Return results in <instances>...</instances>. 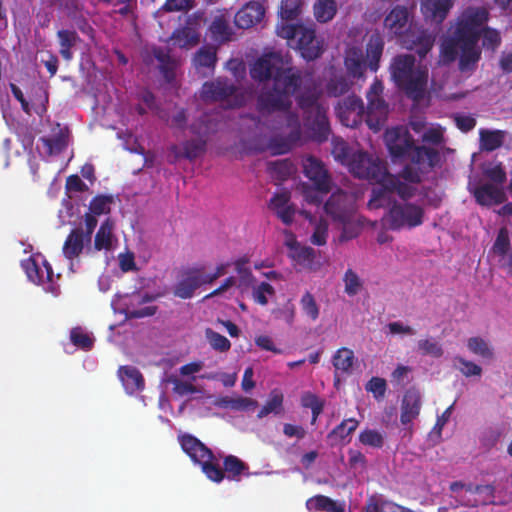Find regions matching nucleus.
Segmentation results:
<instances>
[{
    "instance_id": "obj_57",
    "label": "nucleus",
    "mask_w": 512,
    "mask_h": 512,
    "mask_svg": "<svg viewBox=\"0 0 512 512\" xmlns=\"http://www.w3.org/2000/svg\"><path fill=\"white\" fill-rule=\"evenodd\" d=\"M365 389L372 393L376 400L383 399L387 390L386 380L381 377H372L365 385Z\"/></svg>"
},
{
    "instance_id": "obj_62",
    "label": "nucleus",
    "mask_w": 512,
    "mask_h": 512,
    "mask_svg": "<svg viewBox=\"0 0 512 512\" xmlns=\"http://www.w3.org/2000/svg\"><path fill=\"white\" fill-rule=\"evenodd\" d=\"M484 175L493 182L492 184L497 186L502 185L507 179L506 172L501 164L485 169Z\"/></svg>"
},
{
    "instance_id": "obj_30",
    "label": "nucleus",
    "mask_w": 512,
    "mask_h": 512,
    "mask_svg": "<svg viewBox=\"0 0 512 512\" xmlns=\"http://www.w3.org/2000/svg\"><path fill=\"white\" fill-rule=\"evenodd\" d=\"M308 510L316 512H345L344 505L325 495H315L307 500Z\"/></svg>"
},
{
    "instance_id": "obj_6",
    "label": "nucleus",
    "mask_w": 512,
    "mask_h": 512,
    "mask_svg": "<svg viewBox=\"0 0 512 512\" xmlns=\"http://www.w3.org/2000/svg\"><path fill=\"white\" fill-rule=\"evenodd\" d=\"M424 208L410 202H394L384 217L390 230H400L404 227L414 228L422 225L424 221Z\"/></svg>"
},
{
    "instance_id": "obj_10",
    "label": "nucleus",
    "mask_w": 512,
    "mask_h": 512,
    "mask_svg": "<svg viewBox=\"0 0 512 512\" xmlns=\"http://www.w3.org/2000/svg\"><path fill=\"white\" fill-rule=\"evenodd\" d=\"M205 284L204 266L188 267L180 271L172 292L180 299H190L195 291Z\"/></svg>"
},
{
    "instance_id": "obj_61",
    "label": "nucleus",
    "mask_w": 512,
    "mask_h": 512,
    "mask_svg": "<svg viewBox=\"0 0 512 512\" xmlns=\"http://www.w3.org/2000/svg\"><path fill=\"white\" fill-rule=\"evenodd\" d=\"M60 9L70 18H76L82 10L78 0H55Z\"/></svg>"
},
{
    "instance_id": "obj_37",
    "label": "nucleus",
    "mask_w": 512,
    "mask_h": 512,
    "mask_svg": "<svg viewBox=\"0 0 512 512\" xmlns=\"http://www.w3.org/2000/svg\"><path fill=\"white\" fill-rule=\"evenodd\" d=\"M172 40L175 45L181 48H187L199 42V35L193 28L185 26L173 32Z\"/></svg>"
},
{
    "instance_id": "obj_32",
    "label": "nucleus",
    "mask_w": 512,
    "mask_h": 512,
    "mask_svg": "<svg viewBox=\"0 0 512 512\" xmlns=\"http://www.w3.org/2000/svg\"><path fill=\"white\" fill-rule=\"evenodd\" d=\"M49 155L63 152L68 145V130L59 128L51 137L41 138Z\"/></svg>"
},
{
    "instance_id": "obj_4",
    "label": "nucleus",
    "mask_w": 512,
    "mask_h": 512,
    "mask_svg": "<svg viewBox=\"0 0 512 512\" xmlns=\"http://www.w3.org/2000/svg\"><path fill=\"white\" fill-rule=\"evenodd\" d=\"M392 79L396 85L414 100L423 97L428 81L426 67L415 69V57L411 54H400L390 64Z\"/></svg>"
},
{
    "instance_id": "obj_26",
    "label": "nucleus",
    "mask_w": 512,
    "mask_h": 512,
    "mask_svg": "<svg viewBox=\"0 0 512 512\" xmlns=\"http://www.w3.org/2000/svg\"><path fill=\"white\" fill-rule=\"evenodd\" d=\"M113 230L114 221L108 217L101 223L95 234L93 245L95 251H109L112 249L114 238Z\"/></svg>"
},
{
    "instance_id": "obj_24",
    "label": "nucleus",
    "mask_w": 512,
    "mask_h": 512,
    "mask_svg": "<svg viewBox=\"0 0 512 512\" xmlns=\"http://www.w3.org/2000/svg\"><path fill=\"white\" fill-rule=\"evenodd\" d=\"M344 65L347 73L357 79L364 77L366 68H368L363 51L359 47H351L346 50Z\"/></svg>"
},
{
    "instance_id": "obj_9",
    "label": "nucleus",
    "mask_w": 512,
    "mask_h": 512,
    "mask_svg": "<svg viewBox=\"0 0 512 512\" xmlns=\"http://www.w3.org/2000/svg\"><path fill=\"white\" fill-rule=\"evenodd\" d=\"M400 174L398 176L390 174L388 171L379 183V188H374L369 206L378 208L381 206V200L388 193H396L405 202L412 198L416 193V188L408 183L402 182Z\"/></svg>"
},
{
    "instance_id": "obj_22",
    "label": "nucleus",
    "mask_w": 512,
    "mask_h": 512,
    "mask_svg": "<svg viewBox=\"0 0 512 512\" xmlns=\"http://www.w3.org/2000/svg\"><path fill=\"white\" fill-rule=\"evenodd\" d=\"M421 394L415 388L408 389L402 399L400 421L403 425L416 419L421 410Z\"/></svg>"
},
{
    "instance_id": "obj_11",
    "label": "nucleus",
    "mask_w": 512,
    "mask_h": 512,
    "mask_svg": "<svg viewBox=\"0 0 512 512\" xmlns=\"http://www.w3.org/2000/svg\"><path fill=\"white\" fill-rule=\"evenodd\" d=\"M324 211L333 222H346L353 217V201L347 192L338 189L325 202Z\"/></svg>"
},
{
    "instance_id": "obj_35",
    "label": "nucleus",
    "mask_w": 512,
    "mask_h": 512,
    "mask_svg": "<svg viewBox=\"0 0 512 512\" xmlns=\"http://www.w3.org/2000/svg\"><path fill=\"white\" fill-rule=\"evenodd\" d=\"M504 137L505 133L501 130H481L480 147L484 151H494L503 145Z\"/></svg>"
},
{
    "instance_id": "obj_55",
    "label": "nucleus",
    "mask_w": 512,
    "mask_h": 512,
    "mask_svg": "<svg viewBox=\"0 0 512 512\" xmlns=\"http://www.w3.org/2000/svg\"><path fill=\"white\" fill-rule=\"evenodd\" d=\"M300 305L304 314L312 321H315L319 317V306L314 296L309 291L305 292L301 297Z\"/></svg>"
},
{
    "instance_id": "obj_31",
    "label": "nucleus",
    "mask_w": 512,
    "mask_h": 512,
    "mask_svg": "<svg viewBox=\"0 0 512 512\" xmlns=\"http://www.w3.org/2000/svg\"><path fill=\"white\" fill-rule=\"evenodd\" d=\"M57 38L61 57L66 61L72 60V48L80 41L78 33L75 30L62 29L57 32Z\"/></svg>"
},
{
    "instance_id": "obj_39",
    "label": "nucleus",
    "mask_w": 512,
    "mask_h": 512,
    "mask_svg": "<svg viewBox=\"0 0 512 512\" xmlns=\"http://www.w3.org/2000/svg\"><path fill=\"white\" fill-rule=\"evenodd\" d=\"M113 201L110 195H97L90 201L88 212L97 217L110 214Z\"/></svg>"
},
{
    "instance_id": "obj_17",
    "label": "nucleus",
    "mask_w": 512,
    "mask_h": 512,
    "mask_svg": "<svg viewBox=\"0 0 512 512\" xmlns=\"http://www.w3.org/2000/svg\"><path fill=\"white\" fill-rule=\"evenodd\" d=\"M265 15L261 2L249 1L234 16V23L240 29H249L260 23Z\"/></svg>"
},
{
    "instance_id": "obj_34",
    "label": "nucleus",
    "mask_w": 512,
    "mask_h": 512,
    "mask_svg": "<svg viewBox=\"0 0 512 512\" xmlns=\"http://www.w3.org/2000/svg\"><path fill=\"white\" fill-rule=\"evenodd\" d=\"M313 11L318 22L327 23L331 21L337 13L336 0H316Z\"/></svg>"
},
{
    "instance_id": "obj_64",
    "label": "nucleus",
    "mask_w": 512,
    "mask_h": 512,
    "mask_svg": "<svg viewBox=\"0 0 512 512\" xmlns=\"http://www.w3.org/2000/svg\"><path fill=\"white\" fill-rule=\"evenodd\" d=\"M22 265L30 281L37 284L43 282V274L40 273L39 267L34 259L29 258Z\"/></svg>"
},
{
    "instance_id": "obj_21",
    "label": "nucleus",
    "mask_w": 512,
    "mask_h": 512,
    "mask_svg": "<svg viewBox=\"0 0 512 512\" xmlns=\"http://www.w3.org/2000/svg\"><path fill=\"white\" fill-rule=\"evenodd\" d=\"M90 243L91 239L84 235L83 228H74L64 241L62 247L63 255L66 259L72 261L78 258L82 254L85 245H89Z\"/></svg>"
},
{
    "instance_id": "obj_29",
    "label": "nucleus",
    "mask_w": 512,
    "mask_h": 512,
    "mask_svg": "<svg viewBox=\"0 0 512 512\" xmlns=\"http://www.w3.org/2000/svg\"><path fill=\"white\" fill-rule=\"evenodd\" d=\"M217 63V49L213 46H202L193 57V64L197 70L207 69L213 73Z\"/></svg>"
},
{
    "instance_id": "obj_36",
    "label": "nucleus",
    "mask_w": 512,
    "mask_h": 512,
    "mask_svg": "<svg viewBox=\"0 0 512 512\" xmlns=\"http://www.w3.org/2000/svg\"><path fill=\"white\" fill-rule=\"evenodd\" d=\"M354 352L346 347L338 349L332 358V363L337 371L350 373L354 364Z\"/></svg>"
},
{
    "instance_id": "obj_13",
    "label": "nucleus",
    "mask_w": 512,
    "mask_h": 512,
    "mask_svg": "<svg viewBox=\"0 0 512 512\" xmlns=\"http://www.w3.org/2000/svg\"><path fill=\"white\" fill-rule=\"evenodd\" d=\"M335 110L341 123L351 128L358 126L362 122L365 112L367 113L362 99L356 95L344 98L338 103Z\"/></svg>"
},
{
    "instance_id": "obj_63",
    "label": "nucleus",
    "mask_w": 512,
    "mask_h": 512,
    "mask_svg": "<svg viewBox=\"0 0 512 512\" xmlns=\"http://www.w3.org/2000/svg\"><path fill=\"white\" fill-rule=\"evenodd\" d=\"M422 141L433 145L444 143V131L441 127L429 128L422 135Z\"/></svg>"
},
{
    "instance_id": "obj_41",
    "label": "nucleus",
    "mask_w": 512,
    "mask_h": 512,
    "mask_svg": "<svg viewBox=\"0 0 512 512\" xmlns=\"http://www.w3.org/2000/svg\"><path fill=\"white\" fill-rule=\"evenodd\" d=\"M293 259L303 268L313 270L316 268V252L311 247H298L293 253Z\"/></svg>"
},
{
    "instance_id": "obj_54",
    "label": "nucleus",
    "mask_w": 512,
    "mask_h": 512,
    "mask_svg": "<svg viewBox=\"0 0 512 512\" xmlns=\"http://www.w3.org/2000/svg\"><path fill=\"white\" fill-rule=\"evenodd\" d=\"M358 425V420L354 418L345 419L329 433L328 437L335 436L343 440L352 434L357 429Z\"/></svg>"
},
{
    "instance_id": "obj_58",
    "label": "nucleus",
    "mask_w": 512,
    "mask_h": 512,
    "mask_svg": "<svg viewBox=\"0 0 512 512\" xmlns=\"http://www.w3.org/2000/svg\"><path fill=\"white\" fill-rule=\"evenodd\" d=\"M275 294L274 287L268 282H261L253 289V299L256 303L265 306L268 304L267 295L272 296Z\"/></svg>"
},
{
    "instance_id": "obj_45",
    "label": "nucleus",
    "mask_w": 512,
    "mask_h": 512,
    "mask_svg": "<svg viewBox=\"0 0 512 512\" xmlns=\"http://www.w3.org/2000/svg\"><path fill=\"white\" fill-rule=\"evenodd\" d=\"M467 347L469 351L482 358L492 359L494 356L493 349L481 337H471L467 340Z\"/></svg>"
},
{
    "instance_id": "obj_38",
    "label": "nucleus",
    "mask_w": 512,
    "mask_h": 512,
    "mask_svg": "<svg viewBox=\"0 0 512 512\" xmlns=\"http://www.w3.org/2000/svg\"><path fill=\"white\" fill-rule=\"evenodd\" d=\"M283 394L278 390L271 391L268 400L259 410L257 417L264 418L270 413L279 414L283 409Z\"/></svg>"
},
{
    "instance_id": "obj_47",
    "label": "nucleus",
    "mask_w": 512,
    "mask_h": 512,
    "mask_svg": "<svg viewBox=\"0 0 512 512\" xmlns=\"http://www.w3.org/2000/svg\"><path fill=\"white\" fill-rule=\"evenodd\" d=\"M359 442L365 446L382 448L384 445V436L377 430L367 428L360 432Z\"/></svg>"
},
{
    "instance_id": "obj_5",
    "label": "nucleus",
    "mask_w": 512,
    "mask_h": 512,
    "mask_svg": "<svg viewBox=\"0 0 512 512\" xmlns=\"http://www.w3.org/2000/svg\"><path fill=\"white\" fill-rule=\"evenodd\" d=\"M179 440L183 451L194 463L201 466L202 472L209 480L220 483L224 479V472L211 449L190 434L181 436Z\"/></svg>"
},
{
    "instance_id": "obj_20",
    "label": "nucleus",
    "mask_w": 512,
    "mask_h": 512,
    "mask_svg": "<svg viewBox=\"0 0 512 512\" xmlns=\"http://www.w3.org/2000/svg\"><path fill=\"white\" fill-rule=\"evenodd\" d=\"M453 6L454 0H422L421 12L426 20L438 25L446 19Z\"/></svg>"
},
{
    "instance_id": "obj_33",
    "label": "nucleus",
    "mask_w": 512,
    "mask_h": 512,
    "mask_svg": "<svg viewBox=\"0 0 512 512\" xmlns=\"http://www.w3.org/2000/svg\"><path fill=\"white\" fill-rule=\"evenodd\" d=\"M352 85L346 75L342 72L333 73L331 78L326 84V92L331 97H339L347 93Z\"/></svg>"
},
{
    "instance_id": "obj_59",
    "label": "nucleus",
    "mask_w": 512,
    "mask_h": 512,
    "mask_svg": "<svg viewBox=\"0 0 512 512\" xmlns=\"http://www.w3.org/2000/svg\"><path fill=\"white\" fill-rule=\"evenodd\" d=\"M454 360L457 361L460 365H462V367L459 370L465 377L481 375L482 368L476 363L466 360L465 358L459 356L455 357Z\"/></svg>"
},
{
    "instance_id": "obj_48",
    "label": "nucleus",
    "mask_w": 512,
    "mask_h": 512,
    "mask_svg": "<svg viewBox=\"0 0 512 512\" xmlns=\"http://www.w3.org/2000/svg\"><path fill=\"white\" fill-rule=\"evenodd\" d=\"M301 0H282L280 16L283 20H295L301 12Z\"/></svg>"
},
{
    "instance_id": "obj_51",
    "label": "nucleus",
    "mask_w": 512,
    "mask_h": 512,
    "mask_svg": "<svg viewBox=\"0 0 512 512\" xmlns=\"http://www.w3.org/2000/svg\"><path fill=\"white\" fill-rule=\"evenodd\" d=\"M70 340L78 348L88 351L93 347V339L81 327H75L70 332Z\"/></svg>"
},
{
    "instance_id": "obj_7",
    "label": "nucleus",
    "mask_w": 512,
    "mask_h": 512,
    "mask_svg": "<svg viewBox=\"0 0 512 512\" xmlns=\"http://www.w3.org/2000/svg\"><path fill=\"white\" fill-rule=\"evenodd\" d=\"M348 168L355 177L376 184L381 182L388 171L384 162L364 151L352 153Z\"/></svg>"
},
{
    "instance_id": "obj_19",
    "label": "nucleus",
    "mask_w": 512,
    "mask_h": 512,
    "mask_svg": "<svg viewBox=\"0 0 512 512\" xmlns=\"http://www.w3.org/2000/svg\"><path fill=\"white\" fill-rule=\"evenodd\" d=\"M476 202L481 206L490 207L498 205L506 200L504 190L492 183L480 184L470 190Z\"/></svg>"
},
{
    "instance_id": "obj_8",
    "label": "nucleus",
    "mask_w": 512,
    "mask_h": 512,
    "mask_svg": "<svg viewBox=\"0 0 512 512\" xmlns=\"http://www.w3.org/2000/svg\"><path fill=\"white\" fill-rule=\"evenodd\" d=\"M200 97L205 102H227V106L230 108L243 104V97L238 95V88L224 78L205 82L202 85Z\"/></svg>"
},
{
    "instance_id": "obj_52",
    "label": "nucleus",
    "mask_w": 512,
    "mask_h": 512,
    "mask_svg": "<svg viewBox=\"0 0 512 512\" xmlns=\"http://www.w3.org/2000/svg\"><path fill=\"white\" fill-rule=\"evenodd\" d=\"M206 142L203 140H188L183 143V157L189 160L198 158L205 152Z\"/></svg>"
},
{
    "instance_id": "obj_23",
    "label": "nucleus",
    "mask_w": 512,
    "mask_h": 512,
    "mask_svg": "<svg viewBox=\"0 0 512 512\" xmlns=\"http://www.w3.org/2000/svg\"><path fill=\"white\" fill-rule=\"evenodd\" d=\"M385 41L379 31H374L366 43L367 66L372 72H377L380 67V60L384 51Z\"/></svg>"
},
{
    "instance_id": "obj_50",
    "label": "nucleus",
    "mask_w": 512,
    "mask_h": 512,
    "mask_svg": "<svg viewBox=\"0 0 512 512\" xmlns=\"http://www.w3.org/2000/svg\"><path fill=\"white\" fill-rule=\"evenodd\" d=\"M418 351L422 355H429L434 358H440L443 355L442 346L433 338L421 339L417 343Z\"/></svg>"
},
{
    "instance_id": "obj_40",
    "label": "nucleus",
    "mask_w": 512,
    "mask_h": 512,
    "mask_svg": "<svg viewBox=\"0 0 512 512\" xmlns=\"http://www.w3.org/2000/svg\"><path fill=\"white\" fill-rule=\"evenodd\" d=\"M511 248L509 230L506 227H501L498 230L496 239L492 246V251L495 255L500 257L502 260L509 252Z\"/></svg>"
},
{
    "instance_id": "obj_43",
    "label": "nucleus",
    "mask_w": 512,
    "mask_h": 512,
    "mask_svg": "<svg viewBox=\"0 0 512 512\" xmlns=\"http://www.w3.org/2000/svg\"><path fill=\"white\" fill-rule=\"evenodd\" d=\"M299 107L303 110L304 116L312 115L324 109L318 103V96L313 92H306L297 98Z\"/></svg>"
},
{
    "instance_id": "obj_28",
    "label": "nucleus",
    "mask_w": 512,
    "mask_h": 512,
    "mask_svg": "<svg viewBox=\"0 0 512 512\" xmlns=\"http://www.w3.org/2000/svg\"><path fill=\"white\" fill-rule=\"evenodd\" d=\"M249 466L235 455H227L223 460L224 476L229 480L239 481L242 475L249 476Z\"/></svg>"
},
{
    "instance_id": "obj_42",
    "label": "nucleus",
    "mask_w": 512,
    "mask_h": 512,
    "mask_svg": "<svg viewBox=\"0 0 512 512\" xmlns=\"http://www.w3.org/2000/svg\"><path fill=\"white\" fill-rule=\"evenodd\" d=\"M269 170L272 177L279 181H285L294 173V166L290 160L284 159L271 162Z\"/></svg>"
},
{
    "instance_id": "obj_49",
    "label": "nucleus",
    "mask_w": 512,
    "mask_h": 512,
    "mask_svg": "<svg viewBox=\"0 0 512 512\" xmlns=\"http://www.w3.org/2000/svg\"><path fill=\"white\" fill-rule=\"evenodd\" d=\"M249 259L241 257L234 262L235 270L240 277V286L249 287L255 281L251 270L247 267Z\"/></svg>"
},
{
    "instance_id": "obj_3",
    "label": "nucleus",
    "mask_w": 512,
    "mask_h": 512,
    "mask_svg": "<svg viewBox=\"0 0 512 512\" xmlns=\"http://www.w3.org/2000/svg\"><path fill=\"white\" fill-rule=\"evenodd\" d=\"M489 13L484 7H468L458 18V38L461 43L459 51V70L470 72L475 70L481 58L478 47L480 27L488 21Z\"/></svg>"
},
{
    "instance_id": "obj_46",
    "label": "nucleus",
    "mask_w": 512,
    "mask_h": 512,
    "mask_svg": "<svg viewBox=\"0 0 512 512\" xmlns=\"http://www.w3.org/2000/svg\"><path fill=\"white\" fill-rule=\"evenodd\" d=\"M343 282L345 284L344 291L348 296L357 295L363 288V281L352 269L345 272Z\"/></svg>"
},
{
    "instance_id": "obj_44",
    "label": "nucleus",
    "mask_w": 512,
    "mask_h": 512,
    "mask_svg": "<svg viewBox=\"0 0 512 512\" xmlns=\"http://www.w3.org/2000/svg\"><path fill=\"white\" fill-rule=\"evenodd\" d=\"M457 38H458V23L456 24V28H455L453 35L448 40H446L442 45L441 53H442L443 58L447 62L454 61L459 54V51L461 48V43L457 40Z\"/></svg>"
},
{
    "instance_id": "obj_53",
    "label": "nucleus",
    "mask_w": 512,
    "mask_h": 512,
    "mask_svg": "<svg viewBox=\"0 0 512 512\" xmlns=\"http://www.w3.org/2000/svg\"><path fill=\"white\" fill-rule=\"evenodd\" d=\"M206 337L209 341L210 346L219 352H227L231 348L230 341L222 334L213 331L210 328L206 329Z\"/></svg>"
},
{
    "instance_id": "obj_12",
    "label": "nucleus",
    "mask_w": 512,
    "mask_h": 512,
    "mask_svg": "<svg viewBox=\"0 0 512 512\" xmlns=\"http://www.w3.org/2000/svg\"><path fill=\"white\" fill-rule=\"evenodd\" d=\"M303 173L313 183L317 191L329 193L332 189V179L322 161L314 156L303 159Z\"/></svg>"
},
{
    "instance_id": "obj_16",
    "label": "nucleus",
    "mask_w": 512,
    "mask_h": 512,
    "mask_svg": "<svg viewBox=\"0 0 512 512\" xmlns=\"http://www.w3.org/2000/svg\"><path fill=\"white\" fill-rule=\"evenodd\" d=\"M384 28L390 38L402 37L410 28V13L405 6H395L384 18Z\"/></svg>"
},
{
    "instance_id": "obj_2",
    "label": "nucleus",
    "mask_w": 512,
    "mask_h": 512,
    "mask_svg": "<svg viewBox=\"0 0 512 512\" xmlns=\"http://www.w3.org/2000/svg\"><path fill=\"white\" fill-rule=\"evenodd\" d=\"M385 144L394 161L407 159L400 176L410 184H419L423 177L441 165L440 152L432 147L416 145L413 136L405 126L387 129Z\"/></svg>"
},
{
    "instance_id": "obj_25",
    "label": "nucleus",
    "mask_w": 512,
    "mask_h": 512,
    "mask_svg": "<svg viewBox=\"0 0 512 512\" xmlns=\"http://www.w3.org/2000/svg\"><path fill=\"white\" fill-rule=\"evenodd\" d=\"M119 377L128 394L142 391L145 381L141 372L134 366H121L118 370Z\"/></svg>"
},
{
    "instance_id": "obj_60",
    "label": "nucleus",
    "mask_w": 512,
    "mask_h": 512,
    "mask_svg": "<svg viewBox=\"0 0 512 512\" xmlns=\"http://www.w3.org/2000/svg\"><path fill=\"white\" fill-rule=\"evenodd\" d=\"M302 27V24H281L277 27V34L279 37L287 40L297 39Z\"/></svg>"
},
{
    "instance_id": "obj_14",
    "label": "nucleus",
    "mask_w": 512,
    "mask_h": 512,
    "mask_svg": "<svg viewBox=\"0 0 512 512\" xmlns=\"http://www.w3.org/2000/svg\"><path fill=\"white\" fill-rule=\"evenodd\" d=\"M296 48L308 61L319 58L324 51L323 40L317 38L315 29L304 25L298 35Z\"/></svg>"
},
{
    "instance_id": "obj_18",
    "label": "nucleus",
    "mask_w": 512,
    "mask_h": 512,
    "mask_svg": "<svg viewBox=\"0 0 512 512\" xmlns=\"http://www.w3.org/2000/svg\"><path fill=\"white\" fill-rule=\"evenodd\" d=\"M304 125L310 132V137L319 143L327 141L331 129L326 109L312 115L304 116Z\"/></svg>"
},
{
    "instance_id": "obj_1",
    "label": "nucleus",
    "mask_w": 512,
    "mask_h": 512,
    "mask_svg": "<svg viewBox=\"0 0 512 512\" xmlns=\"http://www.w3.org/2000/svg\"><path fill=\"white\" fill-rule=\"evenodd\" d=\"M292 58L280 51L264 53L250 68V76L258 82L272 79L271 86L264 85L256 100V109L260 118L269 122V117L277 114V122L267 124L271 130L284 126L290 129L288 140L296 143L301 138L299 115L291 111L292 97L302 85V71L291 66Z\"/></svg>"
},
{
    "instance_id": "obj_15",
    "label": "nucleus",
    "mask_w": 512,
    "mask_h": 512,
    "mask_svg": "<svg viewBox=\"0 0 512 512\" xmlns=\"http://www.w3.org/2000/svg\"><path fill=\"white\" fill-rule=\"evenodd\" d=\"M384 90L383 83L375 79L367 91V122L372 126V121L375 119L377 122L383 119L387 113V104L382 98Z\"/></svg>"
},
{
    "instance_id": "obj_27",
    "label": "nucleus",
    "mask_w": 512,
    "mask_h": 512,
    "mask_svg": "<svg viewBox=\"0 0 512 512\" xmlns=\"http://www.w3.org/2000/svg\"><path fill=\"white\" fill-rule=\"evenodd\" d=\"M209 31L212 38L220 43L230 41L233 35V30L230 26V19L224 14L216 15L210 26Z\"/></svg>"
},
{
    "instance_id": "obj_56",
    "label": "nucleus",
    "mask_w": 512,
    "mask_h": 512,
    "mask_svg": "<svg viewBox=\"0 0 512 512\" xmlns=\"http://www.w3.org/2000/svg\"><path fill=\"white\" fill-rule=\"evenodd\" d=\"M480 36H482V45L485 48L495 50L501 43L500 33L490 27H480Z\"/></svg>"
}]
</instances>
